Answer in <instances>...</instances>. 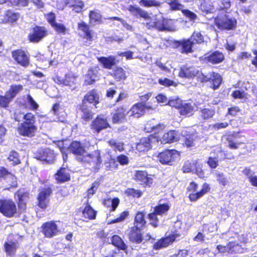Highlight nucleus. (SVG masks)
<instances>
[{
  "instance_id": "a211bd4d",
  "label": "nucleus",
  "mask_w": 257,
  "mask_h": 257,
  "mask_svg": "<svg viewBox=\"0 0 257 257\" xmlns=\"http://www.w3.org/2000/svg\"><path fill=\"white\" fill-rule=\"evenodd\" d=\"M134 178L137 181L146 185H150L153 182L152 176L149 175L145 171H136Z\"/></svg>"
},
{
  "instance_id": "cd10ccee",
  "label": "nucleus",
  "mask_w": 257,
  "mask_h": 257,
  "mask_svg": "<svg viewBox=\"0 0 257 257\" xmlns=\"http://www.w3.org/2000/svg\"><path fill=\"white\" fill-rule=\"evenodd\" d=\"M209 190V185L207 183H204L203 184L201 190L196 193L190 194L189 195V198L192 201H196L198 199L206 194Z\"/></svg>"
},
{
  "instance_id": "09e8293b",
  "label": "nucleus",
  "mask_w": 257,
  "mask_h": 257,
  "mask_svg": "<svg viewBox=\"0 0 257 257\" xmlns=\"http://www.w3.org/2000/svg\"><path fill=\"white\" fill-rule=\"evenodd\" d=\"M193 43L190 40H184L180 43L182 47V52L188 53L192 52V47Z\"/></svg>"
},
{
  "instance_id": "bf43d9fd",
  "label": "nucleus",
  "mask_w": 257,
  "mask_h": 257,
  "mask_svg": "<svg viewBox=\"0 0 257 257\" xmlns=\"http://www.w3.org/2000/svg\"><path fill=\"white\" fill-rule=\"evenodd\" d=\"M192 39L193 41L198 44H201L204 41V38L203 35L198 31H195L192 35Z\"/></svg>"
},
{
  "instance_id": "f704fd0d",
  "label": "nucleus",
  "mask_w": 257,
  "mask_h": 257,
  "mask_svg": "<svg viewBox=\"0 0 257 257\" xmlns=\"http://www.w3.org/2000/svg\"><path fill=\"white\" fill-rule=\"evenodd\" d=\"M194 110V106L191 103L184 102L180 107L179 112L181 115H191L193 114Z\"/></svg>"
},
{
  "instance_id": "f3484780",
  "label": "nucleus",
  "mask_w": 257,
  "mask_h": 257,
  "mask_svg": "<svg viewBox=\"0 0 257 257\" xmlns=\"http://www.w3.org/2000/svg\"><path fill=\"white\" fill-rule=\"evenodd\" d=\"M219 158H220V159L224 158L223 153L221 150L217 149L214 152L211 153L210 156L207 162L210 168L215 169L218 166Z\"/></svg>"
},
{
  "instance_id": "338daca9",
  "label": "nucleus",
  "mask_w": 257,
  "mask_h": 257,
  "mask_svg": "<svg viewBox=\"0 0 257 257\" xmlns=\"http://www.w3.org/2000/svg\"><path fill=\"white\" fill-rule=\"evenodd\" d=\"M184 8L185 7L181 10H179V11H181L183 15L190 20L193 21L196 19L197 15L195 13L189 10H186Z\"/></svg>"
},
{
  "instance_id": "c9c22d12",
  "label": "nucleus",
  "mask_w": 257,
  "mask_h": 257,
  "mask_svg": "<svg viewBox=\"0 0 257 257\" xmlns=\"http://www.w3.org/2000/svg\"><path fill=\"white\" fill-rule=\"evenodd\" d=\"M110 241L112 244L122 250H125L127 248L126 245L120 237L117 235H113L110 238Z\"/></svg>"
},
{
  "instance_id": "8fccbe9b",
  "label": "nucleus",
  "mask_w": 257,
  "mask_h": 257,
  "mask_svg": "<svg viewBox=\"0 0 257 257\" xmlns=\"http://www.w3.org/2000/svg\"><path fill=\"white\" fill-rule=\"evenodd\" d=\"M200 8L203 11L207 13H211L214 10V7L210 0H203Z\"/></svg>"
},
{
  "instance_id": "423d86ee",
  "label": "nucleus",
  "mask_w": 257,
  "mask_h": 257,
  "mask_svg": "<svg viewBox=\"0 0 257 257\" xmlns=\"http://www.w3.org/2000/svg\"><path fill=\"white\" fill-rule=\"evenodd\" d=\"M179 76L182 78H187L197 77L201 81L203 73L199 71L198 68L186 65L180 68Z\"/></svg>"
},
{
  "instance_id": "3c124183",
  "label": "nucleus",
  "mask_w": 257,
  "mask_h": 257,
  "mask_svg": "<svg viewBox=\"0 0 257 257\" xmlns=\"http://www.w3.org/2000/svg\"><path fill=\"white\" fill-rule=\"evenodd\" d=\"M114 77L118 81L124 80L126 78L125 71L121 68L117 67L114 72Z\"/></svg>"
},
{
  "instance_id": "f8f14e48",
  "label": "nucleus",
  "mask_w": 257,
  "mask_h": 257,
  "mask_svg": "<svg viewBox=\"0 0 257 257\" xmlns=\"http://www.w3.org/2000/svg\"><path fill=\"white\" fill-rule=\"evenodd\" d=\"M37 158L41 161L51 163L54 161L56 154L53 150L49 148L43 149L39 150Z\"/></svg>"
},
{
  "instance_id": "72a5a7b5",
  "label": "nucleus",
  "mask_w": 257,
  "mask_h": 257,
  "mask_svg": "<svg viewBox=\"0 0 257 257\" xmlns=\"http://www.w3.org/2000/svg\"><path fill=\"white\" fill-rule=\"evenodd\" d=\"M20 16L18 13H14L11 11H8L2 19V21L4 23H13L17 21Z\"/></svg>"
},
{
  "instance_id": "f03ea898",
  "label": "nucleus",
  "mask_w": 257,
  "mask_h": 257,
  "mask_svg": "<svg viewBox=\"0 0 257 257\" xmlns=\"http://www.w3.org/2000/svg\"><path fill=\"white\" fill-rule=\"evenodd\" d=\"M35 117L33 115V118L31 120H25L21 123L17 128V131L20 135L23 136L32 137L34 136L37 131V127L35 125Z\"/></svg>"
},
{
  "instance_id": "49530a36",
  "label": "nucleus",
  "mask_w": 257,
  "mask_h": 257,
  "mask_svg": "<svg viewBox=\"0 0 257 257\" xmlns=\"http://www.w3.org/2000/svg\"><path fill=\"white\" fill-rule=\"evenodd\" d=\"M164 128L165 125L163 124H159L152 126L151 123H148L145 127V130L148 132H150L157 133H159L160 131L163 130Z\"/></svg>"
},
{
  "instance_id": "473e14b6",
  "label": "nucleus",
  "mask_w": 257,
  "mask_h": 257,
  "mask_svg": "<svg viewBox=\"0 0 257 257\" xmlns=\"http://www.w3.org/2000/svg\"><path fill=\"white\" fill-rule=\"evenodd\" d=\"M140 229L136 227L133 228L130 233V239L132 241L140 243L142 241V236Z\"/></svg>"
},
{
  "instance_id": "7ed1b4c3",
  "label": "nucleus",
  "mask_w": 257,
  "mask_h": 257,
  "mask_svg": "<svg viewBox=\"0 0 257 257\" xmlns=\"http://www.w3.org/2000/svg\"><path fill=\"white\" fill-rule=\"evenodd\" d=\"M79 160L89 164L95 171H97L101 167L102 161L100 158V153L98 151H95L92 154L86 153L82 157H79Z\"/></svg>"
},
{
  "instance_id": "a878e982",
  "label": "nucleus",
  "mask_w": 257,
  "mask_h": 257,
  "mask_svg": "<svg viewBox=\"0 0 257 257\" xmlns=\"http://www.w3.org/2000/svg\"><path fill=\"white\" fill-rule=\"evenodd\" d=\"M97 59L99 62L103 64L104 68L109 69L118 62V61H116V58L113 56H110L108 57H99L97 58Z\"/></svg>"
},
{
  "instance_id": "6ab92c4d",
  "label": "nucleus",
  "mask_w": 257,
  "mask_h": 257,
  "mask_svg": "<svg viewBox=\"0 0 257 257\" xmlns=\"http://www.w3.org/2000/svg\"><path fill=\"white\" fill-rule=\"evenodd\" d=\"M211 80L213 82V88L216 89L218 87L222 81V78L220 74L213 72L207 75L203 74V76L201 79V81H208Z\"/></svg>"
},
{
  "instance_id": "9b49d317",
  "label": "nucleus",
  "mask_w": 257,
  "mask_h": 257,
  "mask_svg": "<svg viewBox=\"0 0 257 257\" xmlns=\"http://www.w3.org/2000/svg\"><path fill=\"white\" fill-rule=\"evenodd\" d=\"M180 236V234L173 232L171 235L167 236L165 237L158 240L154 245V248L156 249H159L163 247H165L172 243L177 238Z\"/></svg>"
},
{
  "instance_id": "ddd939ff",
  "label": "nucleus",
  "mask_w": 257,
  "mask_h": 257,
  "mask_svg": "<svg viewBox=\"0 0 257 257\" xmlns=\"http://www.w3.org/2000/svg\"><path fill=\"white\" fill-rule=\"evenodd\" d=\"M47 34L45 27L36 26L33 29L32 34L29 35V40L32 42H38Z\"/></svg>"
},
{
  "instance_id": "393cba45",
  "label": "nucleus",
  "mask_w": 257,
  "mask_h": 257,
  "mask_svg": "<svg viewBox=\"0 0 257 257\" xmlns=\"http://www.w3.org/2000/svg\"><path fill=\"white\" fill-rule=\"evenodd\" d=\"M129 116H134L136 117H140L145 113L144 104L142 103L137 104L127 112Z\"/></svg>"
},
{
  "instance_id": "bb28decb",
  "label": "nucleus",
  "mask_w": 257,
  "mask_h": 257,
  "mask_svg": "<svg viewBox=\"0 0 257 257\" xmlns=\"http://www.w3.org/2000/svg\"><path fill=\"white\" fill-rule=\"evenodd\" d=\"M99 68L97 67H93L88 70L85 76V81L88 85L93 83L97 79L98 76V70Z\"/></svg>"
},
{
  "instance_id": "a19ab883",
  "label": "nucleus",
  "mask_w": 257,
  "mask_h": 257,
  "mask_svg": "<svg viewBox=\"0 0 257 257\" xmlns=\"http://www.w3.org/2000/svg\"><path fill=\"white\" fill-rule=\"evenodd\" d=\"M108 143L110 147L115 151L122 152L124 150V144L122 142L112 139L108 142Z\"/></svg>"
},
{
  "instance_id": "ea45409f",
  "label": "nucleus",
  "mask_w": 257,
  "mask_h": 257,
  "mask_svg": "<svg viewBox=\"0 0 257 257\" xmlns=\"http://www.w3.org/2000/svg\"><path fill=\"white\" fill-rule=\"evenodd\" d=\"M33 114L32 113L24 114L21 111H17L14 114L13 117L17 121H20L23 119L27 121L31 120L33 118Z\"/></svg>"
},
{
  "instance_id": "412c9836",
  "label": "nucleus",
  "mask_w": 257,
  "mask_h": 257,
  "mask_svg": "<svg viewBox=\"0 0 257 257\" xmlns=\"http://www.w3.org/2000/svg\"><path fill=\"white\" fill-rule=\"evenodd\" d=\"M75 80V76L72 73H68L66 74L65 78L58 76L54 78V81L56 83L70 87L73 85Z\"/></svg>"
},
{
  "instance_id": "0e129e2a",
  "label": "nucleus",
  "mask_w": 257,
  "mask_h": 257,
  "mask_svg": "<svg viewBox=\"0 0 257 257\" xmlns=\"http://www.w3.org/2000/svg\"><path fill=\"white\" fill-rule=\"evenodd\" d=\"M158 215V214L156 213L154 211L148 214V218L151 222V224L155 227L158 225L159 219L157 217Z\"/></svg>"
},
{
  "instance_id": "e2e57ef3",
  "label": "nucleus",
  "mask_w": 257,
  "mask_h": 257,
  "mask_svg": "<svg viewBox=\"0 0 257 257\" xmlns=\"http://www.w3.org/2000/svg\"><path fill=\"white\" fill-rule=\"evenodd\" d=\"M12 99L9 97L6 93L5 95H0V106L3 107H7Z\"/></svg>"
},
{
  "instance_id": "69168bd1",
  "label": "nucleus",
  "mask_w": 257,
  "mask_h": 257,
  "mask_svg": "<svg viewBox=\"0 0 257 257\" xmlns=\"http://www.w3.org/2000/svg\"><path fill=\"white\" fill-rule=\"evenodd\" d=\"M183 102H182V101L180 98H177L169 100L168 101V105L177 108L179 109V110H180V107L183 104Z\"/></svg>"
},
{
  "instance_id": "79ce46f5",
  "label": "nucleus",
  "mask_w": 257,
  "mask_h": 257,
  "mask_svg": "<svg viewBox=\"0 0 257 257\" xmlns=\"http://www.w3.org/2000/svg\"><path fill=\"white\" fill-rule=\"evenodd\" d=\"M167 21L162 19V18L156 19V23L155 29L159 31L167 30L169 31L170 29L167 25Z\"/></svg>"
},
{
  "instance_id": "4468645a",
  "label": "nucleus",
  "mask_w": 257,
  "mask_h": 257,
  "mask_svg": "<svg viewBox=\"0 0 257 257\" xmlns=\"http://www.w3.org/2000/svg\"><path fill=\"white\" fill-rule=\"evenodd\" d=\"M4 246L6 253L12 255L15 253L19 246V244L16 239L14 238L12 235H10L7 241L5 242Z\"/></svg>"
},
{
  "instance_id": "58836bf2",
  "label": "nucleus",
  "mask_w": 257,
  "mask_h": 257,
  "mask_svg": "<svg viewBox=\"0 0 257 257\" xmlns=\"http://www.w3.org/2000/svg\"><path fill=\"white\" fill-rule=\"evenodd\" d=\"M145 214L143 212H139L137 213L135 219V227L141 228L146 223L145 219Z\"/></svg>"
},
{
  "instance_id": "b1692460",
  "label": "nucleus",
  "mask_w": 257,
  "mask_h": 257,
  "mask_svg": "<svg viewBox=\"0 0 257 257\" xmlns=\"http://www.w3.org/2000/svg\"><path fill=\"white\" fill-rule=\"evenodd\" d=\"M70 152H72L73 154L82 157L84 156L86 152L83 146H82L80 143L78 142H73L70 145L69 148ZM79 158V157H78ZM79 159V158H78Z\"/></svg>"
},
{
  "instance_id": "aec40b11",
  "label": "nucleus",
  "mask_w": 257,
  "mask_h": 257,
  "mask_svg": "<svg viewBox=\"0 0 257 257\" xmlns=\"http://www.w3.org/2000/svg\"><path fill=\"white\" fill-rule=\"evenodd\" d=\"M13 57L18 63L26 67L29 64V59L25 52L22 50H17L13 52Z\"/></svg>"
},
{
  "instance_id": "de8ad7c7",
  "label": "nucleus",
  "mask_w": 257,
  "mask_h": 257,
  "mask_svg": "<svg viewBox=\"0 0 257 257\" xmlns=\"http://www.w3.org/2000/svg\"><path fill=\"white\" fill-rule=\"evenodd\" d=\"M83 215L85 218L93 219L95 217L96 212L89 205H87L83 211Z\"/></svg>"
},
{
  "instance_id": "603ef678",
  "label": "nucleus",
  "mask_w": 257,
  "mask_h": 257,
  "mask_svg": "<svg viewBox=\"0 0 257 257\" xmlns=\"http://www.w3.org/2000/svg\"><path fill=\"white\" fill-rule=\"evenodd\" d=\"M181 137L184 138L183 141L185 142V144L187 147L193 146L194 135H187L186 131H182Z\"/></svg>"
},
{
  "instance_id": "a18cd8bd",
  "label": "nucleus",
  "mask_w": 257,
  "mask_h": 257,
  "mask_svg": "<svg viewBox=\"0 0 257 257\" xmlns=\"http://www.w3.org/2000/svg\"><path fill=\"white\" fill-rule=\"evenodd\" d=\"M139 3L141 6L146 8L159 7L161 5V3L157 0H140Z\"/></svg>"
},
{
  "instance_id": "e433bc0d",
  "label": "nucleus",
  "mask_w": 257,
  "mask_h": 257,
  "mask_svg": "<svg viewBox=\"0 0 257 257\" xmlns=\"http://www.w3.org/2000/svg\"><path fill=\"white\" fill-rule=\"evenodd\" d=\"M170 208V206L168 203L160 204L159 205L155 207L154 211L156 212V213L158 214V215L162 216L167 214Z\"/></svg>"
},
{
  "instance_id": "4be33fe9",
  "label": "nucleus",
  "mask_w": 257,
  "mask_h": 257,
  "mask_svg": "<svg viewBox=\"0 0 257 257\" xmlns=\"http://www.w3.org/2000/svg\"><path fill=\"white\" fill-rule=\"evenodd\" d=\"M181 138L178 132L171 131L163 135L161 139V142L162 144H167L178 141Z\"/></svg>"
},
{
  "instance_id": "37998d69",
  "label": "nucleus",
  "mask_w": 257,
  "mask_h": 257,
  "mask_svg": "<svg viewBox=\"0 0 257 257\" xmlns=\"http://www.w3.org/2000/svg\"><path fill=\"white\" fill-rule=\"evenodd\" d=\"M228 248L229 253H240L243 251V248L237 243L233 241H230L228 243Z\"/></svg>"
},
{
  "instance_id": "9d476101",
  "label": "nucleus",
  "mask_w": 257,
  "mask_h": 257,
  "mask_svg": "<svg viewBox=\"0 0 257 257\" xmlns=\"http://www.w3.org/2000/svg\"><path fill=\"white\" fill-rule=\"evenodd\" d=\"M52 193V189L49 187L40 190L38 196V205L42 208H45L49 202V198Z\"/></svg>"
},
{
  "instance_id": "2f4dec72",
  "label": "nucleus",
  "mask_w": 257,
  "mask_h": 257,
  "mask_svg": "<svg viewBox=\"0 0 257 257\" xmlns=\"http://www.w3.org/2000/svg\"><path fill=\"white\" fill-rule=\"evenodd\" d=\"M224 59L223 54L218 51H215L207 57V61L212 63H219L221 62Z\"/></svg>"
},
{
  "instance_id": "4c0bfd02",
  "label": "nucleus",
  "mask_w": 257,
  "mask_h": 257,
  "mask_svg": "<svg viewBox=\"0 0 257 257\" xmlns=\"http://www.w3.org/2000/svg\"><path fill=\"white\" fill-rule=\"evenodd\" d=\"M23 86L22 85H12L8 91L6 92L8 96L12 99L22 90Z\"/></svg>"
},
{
  "instance_id": "c756f323",
  "label": "nucleus",
  "mask_w": 257,
  "mask_h": 257,
  "mask_svg": "<svg viewBox=\"0 0 257 257\" xmlns=\"http://www.w3.org/2000/svg\"><path fill=\"white\" fill-rule=\"evenodd\" d=\"M126 109L123 107L118 108L116 113H115L112 117V121L113 123H118L121 122L125 118Z\"/></svg>"
},
{
  "instance_id": "f257e3e1",
  "label": "nucleus",
  "mask_w": 257,
  "mask_h": 257,
  "mask_svg": "<svg viewBox=\"0 0 257 257\" xmlns=\"http://www.w3.org/2000/svg\"><path fill=\"white\" fill-rule=\"evenodd\" d=\"M128 11L134 16L137 18H143L146 22V27L148 29L155 28L156 23V16L151 18L148 12L141 9L140 7L130 5L127 8Z\"/></svg>"
},
{
  "instance_id": "4d7b16f0",
  "label": "nucleus",
  "mask_w": 257,
  "mask_h": 257,
  "mask_svg": "<svg viewBox=\"0 0 257 257\" xmlns=\"http://www.w3.org/2000/svg\"><path fill=\"white\" fill-rule=\"evenodd\" d=\"M216 180L222 186H226L228 184V180L223 173H216L215 174Z\"/></svg>"
},
{
  "instance_id": "774afa93",
  "label": "nucleus",
  "mask_w": 257,
  "mask_h": 257,
  "mask_svg": "<svg viewBox=\"0 0 257 257\" xmlns=\"http://www.w3.org/2000/svg\"><path fill=\"white\" fill-rule=\"evenodd\" d=\"M7 182L11 187H15L17 185L16 177L11 174H8L6 178Z\"/></svg>"
},
{
  "instance_id": "5701e85b",
  "label": "nucleus",
  "mask_w": 257,
  "mask_h": 257,
  "mask_svg": "<svg viewBox=\"0 0 257 257\" xmlns=\"http://www.w3.org/2000/svg\"><path fill=\"white\" fill-rule=\"evenodd\" d=\"M99 97L97 92L94 90H91L86 94L83 100V104L88 102L93 104L96 107V104L99 103Z\"/></svg>"
},
{
  "instance_id": "7c9ffc66",
  "label": "nucleus",
  "mask_w": 257,
  "mask_h": 257,
  "mask_svg": "<svg viewBox=\"0 0 257 257\" xmlns=\"http://www.w3.org/2000/svg\"><path fill=\"white\" fill-rule=\"evenodd\" d=\"M78 28L80 31H81L83 34V36L89 40H91L92 36L91 31L89 30V27L84 22H80L78 24Z\"/></svg>"
},
{
  "instance_id": "c03bdc74",
  "label": "nucleus",
  "mask_w": 257,
  "mask_h": 257,
  "mask_svg": "<svg viewBox=\"0 0 257 257\" xmlns=\"http://www.w3.org/2000/svg\"><path fill=\"white\" fill-rule=\"evenodd\" d=\"M166 3L169 5L170 9L173 11H178L184 8V6L180 3V0H167Z\"/></svg>"
},
{
  "instance_id": "13d9d810",
  "label": "nucleus",
  "mask_w": 257,
  "mask_h": 257,
  "mask_svg": "<svg viewBox=\"0 0 257 257\" xmlns=\"http://www.w3.org/2000/svg\"><path fill=\"white\" fill-rule=\"evenodd\" d=\"M52 27L59 34H62L63 35L66 34L67 29L63 24L56 22L53 24Z\"/></svg>"
},
{
  "instance_id": "6e6d98bb",
  "label": "nucleus",
  "mask_w": 257,
  "mask_h": 257,
  "mask_svg": "<svg viewBox=\"0 0 257 257\" xmlns=\"http://www.w3.org/2000/svg\"><path fill=\"white\" fill-rule=\"evenodd\" d=\"M15 196L18 197L19 200V208L22 210H24L26 208V203H23V201L24 200V198L27 197V195L26 194H22V193L19 191L16 193Z\"/></svg>"
},
{
  "instance_id": "2eb2a0df",
  "label": "nucleus",
  "mask_w": 257,
  "mask_h": 257,
  "mask_svg": "<svg viewBox=\"0 0 257 257\" xmlns=\"http://www.w3.org/2000/svg\"><path fill=\"white\" fill-rule=\"evenodd\" d=\"M91 126V128L97 132H99L102 130L110 127L107 119L102 116H98L92 122Z\"/></svg>"
},
{
  "instance_id": "680f3d73",
  "label": "nucleus",
  "mask_w": 257,
  "mask_h": 257,
  "mask_svg": "<svg viewBox=\"0 0 257 257\" xmlns=\"http://www.w3.org/2000/svg\"><path fill=\"white\" fill-rule=\"evenodd\" d=\"M125 194L127 196L137 198H139L142 195V192L139 190H136L133 188L127 189L125 191Z\"/></svg>"
},
{
  "instance_id": "1a4fd4ad",
  "label": "nucleus",
  "mask_w": 257,
  "mask_h": 257,
  "mask_svg": "<svg viewBox=\"0 0 257 257\" xmlns=\"http://www.w3.org/2000/svg\"><path fill=\"white\" fill-rule=\"evenodd\" d=\"M42 232L48 238H52L59 234L60 232L56 222L53 221H49L42 225Z\"/></svg>"
},
{
  "instance_id": "0eeeda50",
  "label": "nucleus",
  "mask_w": 257,
  "mask_h": 257,
  "mask_svg": "<svg viewBox=\"0 0 257 257\" xmlns=\"http://www.w3.org/2000/svg\"><path fill=\"white\" fill-rule=\"evenodd\" d=\"M179 156V153L175 150H166L159 153L157 158L159 162L165 165H171Z\"/></svg>"
},
{
  "instance_id": "dca6fc26",
  "label": "nucleus",
  "mask_w": 257,
  "mask_h": 257,
  "mask_svg": "<svg viewBox=\"0 0 257 257\" xmlns=\"http://www.w3.org/2000/svg\"><path fill=\"white\" fill-rule=\"evenodd\" d=\"M61 1H64L65 3L63 5H61L59 3L58 9L59 10H63L65 7L69 5L70 7L73 8V10L77 13H79L81 11L84 7L83 3L78 0H61Z\"/></svg>"
},
{
  "instance_id": "864d4df0",
  "label": "nucleus",
  "mask_w": 257,
  "mask_h": 257,
  "mask_svg": "<svg viewBox=\"0 0 257 257\" xmlns=\"http://www.w3.org/2000/svg\"><path fill=\"white\" fill-rule=\"evenodd\" d=\"M81 110L82 113V118L85 121H88L92 117L91 111L88 110L87 107L83 104L81 107Z\"/></svg>"
},
{
  "instance_id": "5fc2aeb1",
  "label": "nucleus",
  "mask_w": 257,
  "mask_h": 257,
  "mask_svg": "<svg viewBox=\"0 0 257 257\" xmlns=\"http://www.w3.org/2000/svg\"><path fill=\"white\" fill-rule=\"evenodd\" d=\"M200 116L204 119H207L211 118L215 113L212 109L204 108L200 111Z\"/></svg>"
},
{
  "instance_id": "c85d7f7f",
  "label": "nucleus",
  "mask_w": 257,
  "mask_h": 257,
  "mask_svg": "<svg viewBox=\"0 0 257 257\" xmlns=\"http://www.w3.org/2000/svg\"><path fill=\"white\" fill-rule=\"evenodd\" d=\"M55 178L58 182H64L70 180V175L67 169L62 168L55 174Z\"/></svg>"
},
{
  "instance_id": "6e6552de",
  "label": "nucleus",
  "mask_w": 257,
  "mask_h": 257,
  "mask_svg": "<svg viewBox=\"0 0 257 257\" xmlns=\"http://www.w3.org/2000/svg\"><path fill=\"white\" fill-rule=\"evenodd\" d=\"M156 142H158V139L153 136L144 137L142 138L137 144L136 149L139 152L147 151L153 147L154 144Z\"/></svg>"
},
{
  "instance_id": "20e7f679",
  "label": "nucleus",
  "mask_w": 257,
  "mask_h": 257,
  "mask_svg": "<svg viewBox=\"0 0 257 257\" xmlns=\"http://www.w3.org/2000/svg\"><path fill=\"white\" fill-rule=\"evenodd\" d=\"M0 212L6 217H14L17 213V207L15 202L10 199L1 200Z\"/></svg>"
},
{
  "instance_id": "052dcab7",
  "label": "nucleus",
  "mask_w": 257,
  "mask_h": 257,
  "mask_svg": "<svg viewBox=\"0 0 257 257\" xmlns=\"http://www.w3.org/2000/svg\"><path fill=\"white\" fill-rule=\"evenodd\" d=\"M8 159L10 162H12L14 165H17L20 163L19 155L17 152L15 151L11 152L10 153Z\"/></svg>"
},
{
  "instance_id": "39448f33",
  "label": "nucleus",
  "mask_w": 257,
  "mask_h": 257,
  "mask_svg": "<svg viewBox=\"0 0 257 257\" xmlns=\"http://www.w3.org/2000/svg\"><path fill=\"white\" fill-rule=\"evenodd\" d=\"M215 22L216 26L220 29L231 30L235 28L236 25V19L229 15L218 17Z\"/></svg>"
}]
</instances>
